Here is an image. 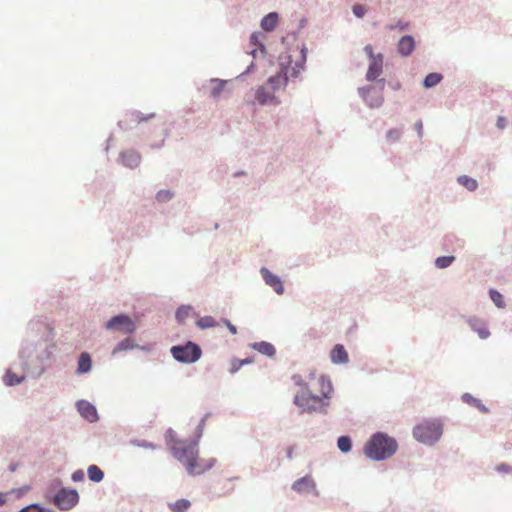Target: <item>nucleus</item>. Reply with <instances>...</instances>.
I'll return each mask as SVG.
<instances>
[{"instance_id":"f257e3e1","label":"nucleus","mask_w":512,"mask_h":512,"mask_svg":"<svg viewBox=\"0 0 512 512\" xmlns=\"http://www.w3.org/2000/svg\"><path fill=\"white\" fill-rule=\"evenodd\" d=\"M165 439L172 456L185 467L189 475L202 474L214 466V458L203 459L199 456L198 441L178 439L172 429L166 432Z\"/></svg>"},{"instance_id":"f03ea898","label":"nucleus","mask_w":512,"mask_h":512,"mask_svg":"<svg viewBox=\"0 0 512 512\" xmlns=\"http://www.w3.org/2000/svg\"><path fill=\"white\" fill-rule=\"evenodd\" d=\"M310 380H316V385L312 384L308 390L304 389L294 397V404L302 412L316 411L333 393L332 383L325 375L317 376L315 371H310Z\"/></svg>"},{"instance_id":"7ed1b4c3","label":"nucleus","mask_w":512,"mask_h":512,"mask_svg":"<svg viewBox=\"0 0 512 512\" xmlns=\"http://www.w3.org/2000/svg\"><path fill=\"white\" fill-rule=\"evenodd\" d=\"M293 55L281 57L280 60V71L275 75L271 76L267 81V86L275 92L276 90L284 87L287 81L291 77H297L300 71L303 69L305 57L302 51L297 52L296 60H292Z\"/></svg>"},{"instance_id":"20e7f679","label":"nucleus","mask_w":512,"mask_h":512,"mask_svg":"<svg viewBox=\"0 0 512 512\" xmlns=\"http://www.w3.org/2000/svg\"><path fill=\"white\" fill-rule=\"evenodd\" d=\"M398 444L396 440L385 433L377 432L364 446V454L376 461L390 458L396 453Z\"/></svg>"},{"instance_id":"39448f33","label":"nucleus","mask_w":512,"mask_h":512,"mask_svg":"<svg viewBox=\"0 0 512 512\" xmlns=\"http://www.w3.org/2000/svg\"><path fill=\"white\" fill-rule=\"evenodd\" d=\"M441 435L442 426L436 421L422 423L413 430V436L424 444L435 443L440 439Z\"/></svg>"},{"instance_id":"423d86ee","label":"nucleus","mask_w":512,"mask_h":512,"mask_svg":"<svg viewBox=\"0 0 512 512\" xmlns=\"http://www.w3.org/2000/svg\"><path fill=\"white\" fill-rule=\"evenodd\" d=\"M171 353L177 361L183 363L196 362L202 355L200 347L193 342H188L183 346H173Z\"/></svg>"},{"instance_id":"0eeeda50","label":"nucleus","mask_w":512,"mask_h":512,"mask_svg":"<svg viewBox=\"0 0 512 512\" xmlns=\"http://www.w3.org/2000/svg\"><path fill=\"white\" fill-rule=\"evenodd\" d=\"M106 328L109 330L120 331L124 334H130L136 330V325L129 316L121 314L112 317L106 323Z\"/></svg>"},{"instance_id":"6e6552de","label":"nucleus","mask_w":512,"mask_h":512,"mask_svg":"<svg viewBox=\"0 0 512 512\" xmlns=\"http://www.w3.org/2000/svg\"><path fill=\"white\" fill-rule=\"evenodd\" d=\"M78 499L76 490L61 489L54 497V504L61 510H69L77 504Z\"/></svg>"},{"instance_id":"1a4fd4ad","label":"nucleus","mask_w":512,"mask_h":512,"mask_svg":"<svg viewBox=\"0 0 512 512\" xmlns=\"http://www.w3.org/2000/svg\"><path fill=\"white\" fill-rule=\"evenodd\" d=\"M261 275L267 285L272 287L277 294H283L284 287L280 278L270 272L267 268L261 269Z\"/></svg>"},{"instance_id":"9d476101","label":"nucleus","mask_w":512,"mask_h":512,"mask_svg":"<svg viewBox=\"0 0 512 512\" xmlns=\"http://www.w3.org/2000/svg\"><path fill=\"white\" fill-rule=\"evenodd\" d=\"M383 70V55L377 54L375 58L370 60L369 68L366 74V78L369 81L375 80L379 77Z\"/></svg>"},{"instance_id":"9b49d317","label":"nucleus","mask_w":512,"mask_h":512,"mask_svg":"<svg viewBox=\"0 0 512 512\" xmlns=\"http://www.w3.org/2000/svg\"><path fill=\"white\" fill-rule=\"evenodd\" d=\"M292 488L298 493H310L315 490L316 485L311 476H304L295 481Z\"/></svg>"},{"instance_id":"f8f14e48","label":"nucleus","mask_w":512,"mask_h":512,"mask_svg":"<svg viewBox=\"0 0 512 512\" xmlns=\"http://www.w3.org/2000/svg\"><path fill=\"white\" fill-rule=\"evenodd\" d=\"M79 413L88 421L94 422L97 420L96 408L87 401L81 400L77 403Z\"/></svg>"},{"instance_id":"ddd939ff","label":"nucleus","mask_w":512,"mask_h":512,"mask_svg":"<svg viewBox=\"0 0 512 512\" xmlns=\"http://www.w3.org/2000/svg\"><path fill=\"white\" fill-rule=\"evenodd\" d=\"M331 361L334 364H347L349 361V355L341 344H336L330 352Z\"/></svg>"},{"instance_id":"4468645a","label":"nucleus","mask_w":512,"mask_h":512,"mask_svg":"<svg viewBox=\"0 0 512 512\" xmlns=\"http://www.w3.org/2000/svg\"><path fill=\"white\" fill-rule=\"evenodd\" d=\"M415 48V41L412 36H403L398 42V52L402 56H409Z\"/></svg>"},{"instance_id":"2eb2a0df","label":"nucleus","mask_w":512,"mask_h":512,"mask_svg":"<svg viewBox=\"0 0 512 512\" xmlns=\"http://www.w3.org/2000/svg\"><path fill=\"white\" fill-rule=\"evenodd\" d=\"M140 154L134 150H128L121 154V162L129 168H136L140 163Z\"/></svg>"},{"instance_id":"dca6fc26","label":"nucleus","mask_w":512,"mask_h":512,"mask_svg":"<svg viewBox=\"0 0 512 512\" xmlns=\"http://www.w3.org/2000/svg\"><path fill=\"white\" fill-rule=\"evenodd\" d=\"M255 97L262 105L272 102L275 99L274 92L267 85L260 86L256 90Z\"/></svg>"},{"instance_id":"f3484780","label":"nucleus","mask_w":512,"mask_h":512,"mask_svg":"<svg viewBox=\"0 0 512 512\" xmlns=\"http://www.w3.org/2000/svg\"><path fill=\"white\" fill-rule=\"evenodd\" d=\"M251 347L252 349L268 357H272L276 353L275 347L271 343L266 341L253 343Z\"/></svg>"},{"instance_id":"a211bd4d","label":"nucleus","mask_w":512,"mask_h":512,"mask_svg":"<svg viewBox=\"0 0 512 512\" xmlns=\"http://www.w3.org/2000/svg\"><path fill=\"white\" fill-rule=\"evenodd\" d=\"M278 14L276 12H271L266 15L261 21V27L265 31H273L278 23Z\"/></svg>"},{"instance_id":"6ab92c4d","label":"nucleus","mask_w":512,"mask_h":512,"mask_svg":"<svg viewBox=\"0 0 512 512\" xmlns=\"http://www.w3.org/2000/svg\"><path fill=\"white\" fill-rule=\"evenodd\" d=\"M91 366H92V361H91L90 355L86 352L81 353L79 360H78L77 373H79V374L87 373L91 370Z\"/></svg>"},{"instance_id":"aec40b11","label":"nucleus","mask_w":512,"mask_h":512,"mask_svg":"<svg viewBox=\"0 0 512 512\" xmlns=\"http://www.w3.org/2000/svg\"><path fill=\"white\" fill-rule=\"evenodd\" d=\"M469 324H470L471 328L478 333V335L481 339H486L489 337V335H490L489 330L479 320L472 319L469 321Z\"/></svg>"},{"instance_id":"412c9836","label":"nucleus","mask_w":512,"mask_h":512,"mask_svg":"<svg viewBox=\"0 0 512 512\" xmlns=\"http://www.w3.org/2000/svg\"><path fill=\"white\" fill-rule=\"evenodd\" d=\"M87 472L89 479L93 482H100L104 478L103 471L97 465H90Z\"/></svg>"},{"instance_id":"4be33fe9","label":"nucleus","mask_w":512,"mask_h":512,"mask_svg":"<svg viewBox=\"0 0 512 512\" xmlns=\"http://www.w3.org/2000/svg\"><path fill=\"white\" fill-rule=\"evenodd\" d=\"M292 379L296 385L302 388V390H308L312 384L316 385V380H310V373L308 374V381L304 380L303 377L299 374L293 375Z\"/></svg>"},{"instance_id":"5701e85b","label":"nucleus","mask_w":512,"mask_h":512,"mask_svg":"<svg viewBox=\"0 0 512 512\" xmlns=\"http://www.w3.org/2000/svg\"><path fill=\"white\" fill-rule=\"evenodd\" d=\"M190 506V502L186 499H179L176 502L169 504V507L173 512H186Z\"/></svg>"},{"instance_id":"b1692460","label":"nucleus","mask_w":512,"mask_h":512,"mask_svg":"<svg viewBox=\"0 0 512 512\" xmlns=\"http://www.w3.org/2000/svg\"><path fill=\"white\" fill-rule=\"evenodd\" d=\"M196 324L200 329L213 328L218 325L217 321L212 316L201 317Z\"/></svg>"},{"instance_id":"393cba45","label":"nucleus","mask_w":512,"mask_h":512,"mask_svg":"<svg viewBox=\"0 0 512 512\" xmlns=\"http://www.w3.org/2000/svg\"><path fill=\"white\" fill-rule=\"evenodd\" d=\"M23 380L24 376H17L11 370H8L4 376V382L9 386L20 384Z\"/></svg>"},{"instance_id":"a878e982","label":"nucleus","mask_w":512,"mask_h":512,"mask_svg":"<svg viewBox=\"0 0 512 512\" xmlns=\"http://www.w3.org/2000/svg\"><path fill=\"white\" fill-rule=\"evenodd\" d=\"M135 347V344L132 339L126 338L122 340L118 345L113 349L112 354L115 355L121 351L133 349Z\"/></svg>"},{"instance_id":"bb28decb","label":"nucleus","mask_w":512,"mask_h":512,"mask_svg":"<svg viewBox=\"0 0 512 512\" xmlns=\"http://www.w3.org/2000/svg\"><path fill=\"white\" fill-rule=\"evenodd\" d=\"M442 80V75L438 73H430L424 79V86L427 88L436 86Z\"/></svg>"},{"instance_id":"cd10ccee","label":"nucleus","mask_w":512,"mask_h":512,"mask_svg":"<svg viewBox=\"0 0 512 512\" xmlns=\"http://www.w3.org/2000/svg\"><path fill=\"white\" fill-rule=\"evenodd\" d=\"M458 182L470 191H474L478 186L477 181L475 179L470 178L466 175L460 176L458 178Z\"/></svg>"},{"instance_id":"c85d7f7f","label":"nucleus","mask_w":512,"mask_h":512,"mask_svg":"<svg viewBox=\"0 0 512 512\" xmlns=\"http://www.w3.org/2000/svg\"><path fill=\"white\" fill-rule=\"evenodd\" d=\"M454 260V256H441L436 259L435 265L441 269L447 268L454 262Z\"/></svg>"},{"instance_id":"c756f323","label":"nucleus","mask_w":512,"mask_h":512,"mask_svg":"<svg viewBox=\"0 0 512 512\" xmlns=\"http://www.w3.org/2000/svg\"><path fill=\"white\" fill-rule=\"evenodd\" d=\"M192 308L190 306H181L176 311V318L179 323H183L185 319L190 315Z\"/></svg>"},{"instance_id":"7c9ffc66","label":"nucleus","mask_w":512,"mask_h":512,"mask_svg":"<svg viewBox=\"0 0 512 512\" xmlns=\"http://www.w3.org/2000/svg\"><path fill=\"white\" fill-rule=\"evenodd\" d=\"M490 297L491 300L494 302V304L499 308H504L505 303L502 294H500L498 291L494 289H490Z\"/></svg>"},{"instance_id":"2f4dec72","label":"nucleus","mask_w":512,"mask_h":512,"mask_svg":"<svg viewBox=\"0 0 512 512\" xmlns=\"http://www.w3.org/2000/svg\"><path fill=\"white\" fill-rule=\"evenodd\" d=\"M337 445L342 452L347 453L351 449V440L347 436H341L338 438Z\"/></svg>"},{"instance_id":"473e14b6","label":"nucleus","mask_w":512,"mask_h":512,"mask_svg":"<svg viewBox=\"0 0 512 512\" xmlns=\"http://www.w3.org/2000/svg\"><path fill=\"white\" fill-rule=\"evenodd\" d=\"M252 361L250 359H244V360H233L232 361V365H231V369H230V372L231 373H235L236 371H238L240 369L241 366H243L244 364H248V363H251Z\"/></svg>"},{"instance_id":"72a5a7b5","label":"nucleus","mask_w":512,"mask_h":512,"mask_svg":"<svg viewBox=\"0 0 512 512\" xmlns=\"http://www.w3.org/2000/svg\"><path fill=\"white\" fill-rule=\"evenodd\" d=\"M214 83H215V86L211 90V95L213 97H218L219 94L221 93V91L223 90L225 82L224 81L215 80Z\"/></svg>"},{"instance_id":"f704fd0d","label":"nucleus","mask_w":512,"mask_h":512,"mask_svg":"<svg viewBox=\"0 0 512 512\" xmlns=\"http://www.w3.org/2000/svg\"><path fill=\"white\" fill-rule=\"evenodd\" d=\"M263 35L261 33H253L250 37L251 44L256 48L260 47L263 48V45L261 44V38Z\"/></svg>"},{"instance_id":"c9c22d12","label":"nucleus","mask_w":512,"mask_h":512,"mask_svg":"<svg viewBox=\"0 0 512 512\" xmlns=\"http://www.w3.org/2000/svg\"><path fill=\"white\" fill-rule=\"evenodd\" d=\"M171 197L172 193L169 190H160L156 195L158 201H166L171 199Z\"/></svg>"},{"instance_id":"e433bc0d","label":"nucleus","mask_w":512,"mask_h":512,"mask_svg":"<svg viewBox=\"0 0 512 512\" xmlns=\"http://www.w3.org/2000/svg\"><path fill=\"white\" fill-rule=\"evenodd\" d=\"M353 13L355 14V16L361 18L366 13V9L363 5L356 4L353 6Z\"/></svg>"},{"instance_id":"4c0bfd02","label":"nucleus","mask_w":512,"mask_h":512,"mask_svg":"<svg viewBox=\"0 0 512 512\" xmlns=\"http://www.w3.org/2000/svg\"><path fill=\"white\" fill-rule=\"evenodd\" d=\"M152 118H154V114H148V115L144 116V115L138 113V114L135 115V121L137 123H141L143 121H148V120H150Z\"/></svg>"},{"instance_id":"58836bf2","label":"nucleus","mask_w":512,"mask_h":512,"mask_svg":"<svg viewBox=\"0 0 512 512\" xmlns=\"http://www.w3.org/2000/svg\"><path fill=\"white\" fill-rule=\"evenodd\" d=\"M387 137L389 139L398 140L400 138V131L397 129H392L388 131Z\"/></svg>"},{"instance_id":"ea45409f","label":"nucleus","mask_w":512,"mask_h":512,"mask_svg":"<svg viewBox=\"0 0 512 512\" xmlns=\"http://www.w3.org/2000/svg\"><path fill=\"white\" fill-rule=\"evenodd\" d=\"M232 334H237V328L227 319L222 320Z\"/></svg>"},{"instance_id":"a19ab883","label":"nucleus","mask_w":512,"mask_h":512,"mask_svg":"<svg viewBox=\"0 0 512 512\" xmlns=\"http://www.w3.org/2000/svg\"><path fill=\"white\" fill-rule=\"evenodd\" d=\"M84 478V473L82 470H77L72 474V479L74 481H80Z\"/></svg>"},{"instance_id":"79ce46f5","label":"nucleus","mask_w":512,"mask_h":512,"mask_svg":"<svg viewBox=\"0 0 512 512\" xmlns=\"http://www.w3.org/2000/svg\"><path fill=\"white\" fill-rule=\"evenodd\" d=\"M463 398H464V400H466V401H468V399H472V400H473V402H475L476 406H477L480 410H482V411H484V412H486V411H487V409H486L483 405H480V403H478V401H477V400H475V399H473L471 396H469V395H467V394H466V395H464V397H463Z\"/></svg>"},{"instance_id":"37998d69","label":"nucleus","mask_w":512,"mask_h":512,"mask_svg":"<svg viewBox=\"0 0 512 512\" xmlns=\"http://www.w3.org/2000/svg\"><path fill=\"white\" fill-rule=\"evenodd\" d=\"M364 50L367 53V55L369 56L370 60H372L373 58H375L377 56L373 53V48L371 45H366Z\"/></svg>"},{"instance_id":"c03bdc74","label":"nucleus","mask_w":512,"mask_h":512,"mask_svg":"<svg viewBox=\"0 0 512 512\" xmlns=\"http://www.w3.org/2000/svg\"><path fill=\"white\" fill-rule=\"evenodd\" d=\"M415 129H416V131L418 132V135H419L420 137H422V133H423V124H422V122H421V121L416 122V124H415Z\"/></svg>"},{"instance_id":"a18cd8bd","label":"nucleus","mask_w":512,"mask_h":512,"mask_svg":"<svg viewBox=\"0 0 512 512\" xmlns=\"http://www.w3.org/2000/svg\"><path fill=\"white\" fill-rule=\"evenodd\" d=\"M6 503V495L0 492V506Z\"/></svg>"},{"instance_id":"49530a36","label":"nucleus","mask_w":512,"mask_h":512,"mask_svg":"<svg viewBox=\"0 0 512 512\" xmlns=\"http://www.w3.org/2000/svg\"><path fill=\"white\" fill-rule=\"evenodd\" d=\"M292 454H293V447H288L287 448V457L289 459H291L292 458Z\"/></svg>"},{"instance_id":"de8ad7c7","label":"nucleus","mask_w":512,"mask_h":512,"mask_svg":"<svg viewBox=\"0 0 512 512\" xmlns=\"http://www.w3.org/2000/svg\"><path fill=\"white\" fill-rule=\"evenodd\" d=\"M141 446L145 447V448L155 449V445H153L151 443H143V444H141Z\"/></svg>"},{"instance_id":"09e8293b","label":"nucleus","mask_w":512,"mask_h":512,"mask_svg":"<svg viewBox=\"0 0 512 512\" xmlns=\"http://www.w3.org/2000/svg\"><path fill=\"white\" fill-rule=\"evenodd\" d=\"M504 121H505V120H504V118H499V120H498V126H499L500 128H503V127H504Z\"/></svg>"}]
</instances>
